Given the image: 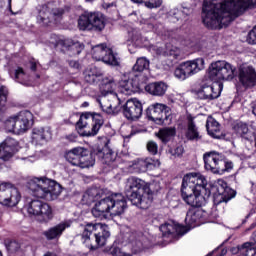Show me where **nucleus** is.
<instances>
[{
    "mask_svg": "<svg viewBox=\"0 0 256 256\" xmlns=\"http://www.w3.org/2000/svg\"><path fill=\"white\" fill-rule=\"evenodd\" d=\"M88 198L95 206L91 213L96 219H103L110 213L112 217H119L127 209V198L121 193H112L103 198L105 193L99 188H89L86 192Z\"/></svg>",
    "mask_w": 256,
    "mask_h": 256,
    "instance_id": "obj_2",
    "label": "nucleus"
},
{
    "mask_svg": "<svg viewBox=\"0 0 256 256\" xmlns=\"http://www.w3.org/2000/svg\"><path fill=\"white\" fill-rule=\"evenodd\" d=\"M119 90L123 95H133V93H140L143 91V75H135L128 80L120 82Z\"/></svg>",
    "mask_w": 256,
    "mask_h": 256,
    "instance_id": "obj_17",
    "label": "nucleus"
},
{
    "mask_svg": "<svg viewBox=\"0 0 256 256\" xmlns=\"http://www.w3.org/2000/svg\"><path fill=\"white\" fill-rule=\"evenodd\" d=\"M150 62L145 57H140L136 60V63L132 67V73L135 75H145L143 74L144 71H149Z\"/></svg>",
    "mask_w": 256,
    "mask_h": 256,
    "instance_id": "obj_32",
    "label": "nucleus"
},
{
    "mask_svg": "<svg viewBox=\"0 0 256 256\" xmlns=\"http://www.w3.org/2000/svg\"><path fill=\"white\" fill-rule=\"evenodd\" d=\"M45 202L41 201V200H32L30 203H29V206H28V213L30 215H38V213L41 211V207L43 206Z\"/></svg>",
    "mask_w": 256,
    "mask_h": 256,
    "instance_id": "obj_43",
    "label": "nucleus"
},
{
    "mask_svg": "<svg viewBox=\"0 0 256 256\" xmlns=\"http://www.w3.org/2000/svg\"><path fill=\"white\" fill-rule=\"evenodd\" d=\"M104 253H107L108 255L112 256H129L126 253H122L121 248H119L117 244H113L110 247L105 248Z\"/></svg>",
    "mask_w": 256,
    "mask_h": 256,
    "instance_id": "obj_48",
    "label": "nucleus"
},
{
    "mask_svg": "<svg viewBox=\"0 0 256 256\" xmlns=\"http://www.w3.org/2000/svg\"><path fill=\"white\" fill-rule=\"evenodd\" d=\"M231 253L233 255H237V253H239V255H241V245L240 246H237L236 248H232L231 249Z\"/></svg>",
    "mask_w": 256,
    "mask_h": 256,
    "instance_id": "obj_59",
    "label": "nucleus"
},
{
    "mask_svg": "<svg viewBox=\"0 0 256 256\" xmlns=\"http://www.w3.org/2000/svg\"><path fill=\"white\" fill-rule=\"evenodd\" d=\"M103 9H105L106 11H109V9H111V7H117V4L115 2L112 3H103L102 4Z\"/></svg>",
    "mask_w": 256,
    "mask_h": 256,
    "instance_id": "obj_56",
    "label": "nucleus"
},
{
    "mask_svg": "<svg viewBox=\"0 0 256 256\" xmlns=\"http://www.w3.org/2000/svg\"><path fill=\"white\" fill-rule=\"evenodd\" d=\"M163 237H175L176 235H185L187 227L182 224H164L160 226Z\"/></svg>",
    "mask_w": 256,
    "mask_h": 256,
    "instance_id": "obj_24",
    "label": "nucleus"
},
{
    "mask_svg": "<svg viewBox=\"0 0 256 256\" xmlns=\"http://www.w3.org/2000/svg\"><path fill=\"white\" fill-rule=\"evenodd\" d=\"M83 147H75L65 152L64 157L70 165L79 167L81 161V151Z\"/></svg>",
    "mask_w": 256,
    "mask_h": 256,
    "instance_id": "obj_30",
    "label": "nucleus"
},
{
    "mask_svg": "<svg viewBox=\"0 0 256 256\" xmlns=\"http://www.w3.org/2000/svg\"><path fill=\"white\" fill-rule=\"evenodd\" d=\"M101 153H103L101 149L89 150L82 147L78 167H80V169H89V167H93V165H95V157L101 155Z\"/></svg>",
    "mask_w": 256,
    "mask_h": 256,
    "instance_id": "obj_22",
    "label": "nucleus"
},
{
    "mask_svg": "<svg viewBox=\"0 0 256 256\" xmlns=\"http://www.w3.org/2000/svg\"><path fill=\"white\" fill-rule=\"evenodd\" d=\"M53 15L55 17H62V15H65V10L59 8V9H56L53 13Z\"/></svg>",
    "mask_w": 256,
    "mask_h": 256,
    "instance_id": "obj_57",
    "label": "nucleus"
},
{
    "mask_svg": "<svg viewBox=\"0 0 256 256\" xmlns=\"http://www.w3.org/2000/svg\"><path fill=\"white\" fill-rule=\"evenodd\" d=\"M102 95H111L115 91V80L113 78H104L100 85Z\"/></svg>",
    "mask_w": 256,
    "mask_h": 256,
    "instance_id": "obj_35",
    "label": "nucleus"
},
{
    "mask_svg": "<svg viewBox=\"0 0 256 256\" xmlns=\"http://www.w3.org/2000/svg\"><path fill=\"white\" fill-rule=\"evenodd\" d=\"M133 167L138 170V173H147L155 167V160L152 158H138L134 161Z\"/></svg>",
    "mask_w": 256,
    "mask_h": 256,
    "instance_id": "obj_29",
    "label": "nucleus"
},
{
    "mask_svg": "<svg viewBox=\"0 0 256 256\" xmlns=\"http://www.w3.org/2000/svg\"><path fill=\"white\" fill-rule=\"evenodd\" d=\"M30 69H31V71H33V72L37 71V62H35V61H30Z\"/></svg>",
    "mask_w": 256,
    "mask_h": 256,
    "instance_id": "obj_61",
    "label": "nucleus"
},
{
    "mask_svg": "<svg viewBox=\"0 0 256 256\" xmlns=\"http://www.w3.org/2000/svg\"><path fill=\"white\" fill-rule=\"evenodd\" d=\"M204 167L214 175L221 173V163L223 156L219 152L212 150L203 154Z\"/></svg>",
    "mask_w": 256,
    "mask_h": 256,
    "instance_id": "obj_16",
    "label": "nucleus"
},
{
    "mask_svg": "<svg viewBox=\"0 0 256 256\" xmlns=\"http://www.w3.org/2000/svg\"><path fill=\"white\" fill-rule=\"evenodd\" d=\"M13 157H15V152L9 150V148H6L3 144H0V161L7 163V161L13 159Z\"/></svg>",
    "mask_w": 256,
    "mask_h": 256,
    "instance_id": "obj_42",
    "label": "nucleus"
},
{
    "mask_svg": "<svg viewBox=\"0 0 256 256\" xmlns=\"http://www.w3.org/2000/svg\"><path fill=\"white\" fill-rule=\"evenodd\" d=\"M5 127L8 131L17 133V116H12L5 121Z\"/></svg>",
    "mask_w": 256,
    "mask_h": 256,
    "instance_id": "obj_49",
    "label": "nucleus"
},
{
    "mask_svg": "<svg viewBox=\"0 0 256 256\" xmlns=\"http://www.w3.org/2000/svg\"><path fill=\"white\" fill-rule=\"evenodd\" d=\"M4 147L12 151V153H17V147H19V142L15 138L7 137L2 143Z\"/></svg>",
    "mask_w": 256,
    "mask_h": 256,
    "instance_id": "obj_46",
    "label": "nucleus"
},
{
    "mask_svg": "<svg viewBox=\"0 0 256 256\" xmlns=\"http://www.w3.org/2000/svg\"><path fill=\"white\" fill-rule=\"evenodd\" d=\"M203 69H205V59L196 58L180 63L175 69L174 75L177 79L185 81V79L193 77V75H196L199 71H203Z\"/></svg>",
    "mask_w": 256,
    "mask_h": 256,
    "instance_id": "obj_10",
    "label": "nucleus"
},
{
    "mask_svg": "<svg viewBox=\"0 0 256 256\" xmlns=\"http://www.w3.org/2000/svg\"><path fill=\"white\" fill-rule=\"evenodd\" d=\"M92 57L95 61H102L111 67H119L117 53L113 52V49L107 47V45L100 44L94 46L92 48Z\"/></svg>",
    "mask_w": 256,
    "mask_h": 256,
    "instance_id": "obj_12",
    "label": "nucleus"
},
{
    "mask_svg": "<svg viewBox=\"0 0 256 256\" xmlns=\"http://www.w3.org/2000/svg\"><path fill=\"white\" fill-rule=\"evenodd\" d=\"M33 113L29 110L20 111L16 115L17 121V133H25V131H29L31 127H33L34 123Z\"/></svg>",
    "mask_w": 256,
    "mask_h": 256,
    "instance_id": "obj_21",
    "label": "nucleus"
},
{
    "mask_svg": "<svg viewBox=\"0 0 256 256\" xmlns=\"http://www.w3.org/2000/svg\"><path fill=\"white\" fill-rule=\"evenodd\" d=\"M68 65L72 69H79V67H80L79 61H77V60H70V61H68Z\"/></svg>",
    "mask_w": 256,
    "mask_h": 256,
    "instance_id": "obj_55",
    "label": "nucleus"
},
{
    "mask_svg": "<svg viewBox=\"0 0 256 256\" xmlns=\"http://www.w3.org/2000/svg\"><path fill=\"white\" fill-rule=\"evenodd\" d=\"M256 255L255 245L253 242H245L241 245V256H254Z\"/></svg>",
    "mask_w": 256,
    "mask_h": 256,
    "instance_id": "obj_44",
    "label": "nucleus"
},
{
    "mask_svg": "<svg viewBox=\"0 0 256 256\" xmlns=\"http://www.w3.org/2000/svg\"><path fill=\"white\" fill-rule=\"evenodd\" d=\"M153 245L151 244V241L147 238H143L142 240H136L132 244V251L133 253H143V251H149V249H152Z\"/></svg>",
    "mask_w": 256,
    "mask_h": 256,
    "instance_id": "obj_34",
    "label": "nucleus"
},
{
    "mask_svg": "<svg viewBox=\"0 0 256 256\" xmlns=\"http://www.w3.org/2000/svg\"><path fill=\"white\" fill-rule=\"evenodd\" d=\"M69 227V224L67 222H61L56 226H53L49 228L48 230L43 232L44 237L47 239V241H53L55 239H60L61 235H63V232L65 229Z\"/></svg>",
    "mask_w": 256,
    "mask_h": 256,
    "instance_id": "obj_26",
    "label": "nucleus"
},
{
    "mask_svg": "<svg viewBox=\"0 0 256 256\" xmlns=\"http://www.w3.org/2000/svg\"><path fill=\"white\" fill-rule=\"evenodd\" d=\"M105 14L101 12H84L78 20L79 31H98L101 32L105 29L106 23Z\"/></svg>",
    "mask_w": 256,
    "mask_h": 256,
    "instance_id": "obj_8",
    "label": "nucleus"
},
{
    "mask_svg": "<svg viewBox=\"0 0 256 256\" xmlns=\"http://www.w3.org/2000/svg\"><path fill=\"white\" fill-rule=\"evenodd\" d=\"M53 217H55V214H53V208L44 202L37 215V221H39V223H49V221H53Z\"/></svg>",
    "mask_w": 256,
    "mask_h": 256,
    "instance_id": "obj_31",
    "label": "nucleus"
},
{
    "mask_svg": "<svg viewBox=\"0 0 256 256\" xmlns=\"http://www.w3.org/2000/svg\"><path fill=\"white\" fill-rule=\"evenodd\" d=\"M22 77H25V70L23 69V67H18L15 70V79L16 81H21Z\"/></svg>",
    "mask_w": 256,
    "mask_h": 256,
    "instance_id": "obj_54",
    "label": "nucleus"
},
{
    "mask_svg": "<svg viewBox=\"0 0 256 256\" xmlns=\"http://www.w3.org/2000/svg\"><path fill=\"white\" fill-rule=\"evenodd\" d=\"M97 77H101V73L97 72V68H90L84 72V80L90 85L97 81Z\"/></svg>",
    "mask_w": 256,
    "mask_h": 256,
    "instance_id": "obj_40",
    "label": "nucleus"
},
{
    "mask_svg": "<svg viewBox=\"0 0 256 256\" xmlns=\"http://www.w3.org/2000/svg\"><path fill=\"white\" fill-rule=\"evenodd\" d=\"M223 69H225V62H212L207 70L208 79H210V81H214V83H221V81H225V76L222 73Z\"/></svg>",
    "mask_w": 256,
    "mask_h": 256,
    "instance_id": "obj_23",
    "label": "nucleus"
},
{
    "mask_svg": "<svg viewBox=\"0 0 256 256\" xmlns=\"http://www.w3.org/2000/svg\"><path fill=\"white\" fill-rule=\"evenodd\" d=\"M185 137L188 141H199L201 139L199 128L197 127V124H195V117L191 114L187 115V129Z\"/></svg>",
    "mask_w": 256,
    "mask_h": 256,
    "instance_id": "obj_25",
    "label": "nucleus"
},
{
    "mask_svg": "<svg viewBox=\"0 0 256 256\" xmlns=\"http://www.w3.org/2000/svg\"><path fill=\"white\" fill-rule=\"evenodd\" d=\"M246 41L249 45H256V25L249 31Z\"/></svg>",
    "mask_w": 256,
    "mask_h": 256,
    "instance_id": "obj_52",
    "label": "nucleus"
},
{
    "mask_svg": "<svg viewBox=\"0 0 256 256\" xmlns=\"http://www.w3.org/2000/svg\"><path fill=\"white\" fill-rule=\"evenodd\" d=\"M228 1H230L232 7L229 9L225 4V13H229L234 19L241 17L248 9H256V0H226V3Z\"/></svg>",
    "mask_w": 256,
    "mask_h": 256,
    "instance_id": "obj_13",
    "label": "nucleus"
},
{
    "mask_svg": "<svg viewBox=\"0 0 256 256\" xmlns=\"http://www.w3.org/2000/svg\"><path fill=\"white\" fill-rule=\"evenodd\" d=\"M4 245L6 247L8 256H24L25 255L23 248H21V242H19L18 240L8 238L4 240Z\"/></svg>",
    "mask_w": 256,
    "mask_h": 256,
    "instance_id": "obj_28",
    "label": "nucleus"
},
{
    "mask_svg": "<svg viewBox=\"0 0 256 256\" xmlns=\"http://www.w3.org/2000/svg\"><path fill=\"white\" fill-rule=\"evenodd\" d=\"M28 189L33 197L45 199V201H55L63 191L61 184L47 177L34 178L28 183Z\"/></svg>",
    "mask_w": 256,
    "mask_h": 256,
    "instance_id": "obj_6",
    "label": "nucleus"
},
{
    "mask_svg": "<svg viewBox=\"0 0 256 256\" xmlns=\"http://www.w3.org/2000/svg\"><path fill=\"white\" fill-rule=\"evenodd\" d=\"M9 98V89L6 86H0V113L7 111V99Z\"/></svg>",
    "mask_w": 256,
    "mask_h": 256,
    "instance_id": "obj_39",
    "label": "nucleus"
},
{
    "mask_svg": "<svg viewBox=\"0 0 256 256\" xmlns=\"http://www.w3.org/2000/svg\"><path fill=\"white\" fill-rule=\"evenodd\" d=\"M123 115L128 121H137L143 115V104L137 98L128 100L123 106Z\"/></svg>",
    "mask_w": 256,
    "mask_h": 256,
    "instance_id": "obj_18",
    "label": "nucleus"
},
{
    "mask_svg": "<svg viewBox=\"0 0 256 256\" xmlns=\"http://www.w3.org/2000/svg\"><path fill=\"white\" fill-rule=\"evenodd\" d=\"M238 80L244 89H253L256 86V70L251 65H240L238 68Z\"/></svg>",
    "mask_w": 256,
    "mask_h": 256,
    "instance_id": "obj_15",
    "label": "nucleus"
},
{
    "mask_svg": "<svg viewBox=\"0 0 256 256\" xmlns=\"http://www.w3.org/2000/svg\"><path fill=\"white\" fill-rule=\"evenodd\" d=\"M206 131L213 139H223L225 137V134L221 132V124L212 117L206 121Z\"/></svg>",
    "mask_w": 256,
    "mask_h": 256,
    "instance_id": "obj_27",
    "label": "nucleus"
},
{
    "mask_svg": "<svg viewBox=\"0 0 256 256\" xmlns=\"http://www.w3.org/2000/svg\"><path fill=\"white\" fill-rule=\"evenodd\" d=\"M105 125V119L101 113L83 112L76 122L75 129L77 133H71L64 137L68 143H77L80 137H96Z\"/></svg>",
    "mask_w": 256,
    "mask_h": 256,
    "instance_id": "obj_4",
    "label": "nucleus"
},
{
    "mask_svg": "<svg viewBox=\"0 0 256 256\" xmlns=\"http://www.w3.org/2000/svg\"><path fill=\"white\" fill-rule=\"evenodd\" d=\"M181 197L190 207H203L205 199L213 195L216 207L225 203V180L219 179L217 184L207 182V178L199 172L184 175L180 189Z\"/></svg>",
    "mask_w": 256,
    "mask_h": 256,
    "instance_id": "obj_1",
    "label": "nucleus"
},
{
    "mask_svg": "<svg viewBox=\"0 0 256 256\" xmlns=\"http://www.w3.org/2000/svg\"><path fill=\"white\" fill-rule=\"evenodd\" d=\"M223 91V82H213L212 85L203 84L196 90V96L203 101H213L219 98Z\"/></svg>",
    "mask_w": 256,
    "mask_h": 256,
    "instance_id": "obj_14",
    "label": "nucleus"
},
{
    "mask_svg": "<svg viewBox=\"0 0 256 256\" xmlns=\"http://www.w3.org/2000/svg\"><path fill=\"white\" fill-rule=\"evenodd\" d=\"M225 69H226V71H231L232 73H235V68H233L232 66H231V64L230 63H228V62H225Z\"/></svg>",
    "mask_w": 256,
    "mask_h": 256,
    "instance_id": "obj_60",
    "label": "nucleus"
},
{
    "mask_svg": "<svg viewBox=\"0 0 256 256\" xmlns=\"http://www.w3.org/2000/svg\"><path fill=\"white\" fill-rule=\"evenodd\" d=\"M133 3H144L148 9H157L163 5V0H131Z\"/></svg>",
    "mask_w": 256,
    "mask_h": 256,
    "instance_id": "obj_45",
    "label": "nucleus"
},
{
    "mask_svg": "<svg viewBox=\"0 0 256 256\" xmlns=\"http://www.w3.org/2000/svg\"><path fill=\"white\" fill-rule=\"evenodd\" d=\"M102 111L107 113V115H111V113H113V108L111 106L107 107V109L102 107Z\"/></svg>",
    "mask_w": 256,
    "mask_h": 256,
    "instance_id": "obj_62",
    "label": "nucleus"
},
{
    "mask_svg": "<svg viewBox=\"0 0 256 256\" xmlns=\"http://www.w3.org/2000/svg\"><path fill=\"white\" fill-rule=\"evenodd\" d=\"M164 53H165L166 57H171L172 61H175V59H179V50L178 49L166 50Z\"/></svg>",
    "mask_w": 256,
    "mask_h": 256,
    "instance_id": "obj_53",
    "label": "nucleus"
},
{
    "mask_svg": "<svg viewBox=\"0 0 256 256\" xmlns=\"http://www.w3.org/2000/svg\"><path fill=\"white\" fill-rule=\"evenodd\" d=\"M233 169V162L231 161H226L225 162V171L229 173Z\"/></svg>",
    "mask_w": 256,
    "mask_h": 256,
    "instance_id": "obj_58",
    "label": "nucleus"
},
{
    "mask_svg": "<svg viewBox=\"0 0 256 256\" xmlns=\"http://www.w3.org/2000/svg\"><path fill=\"white\" fill-rule=\"evenodd\" d=\"M50 13H51V10L49 8V5L42 4L38 6V16H37L38 23H44V25H47V23H49Z\"/></svg>",
    "mask_w": 256,
    "mask_h": 256,
    "instance_id": "obj_36",
    "label": "nucleus"
},
{
    "mask_svg": "<svg viewBox=\"0 0 256 256\" xmlns=\"http://www.w3.org/2000/svg\"><path fill=\"white\" fill-rule=\"evenodd\" d=\"M252 241H253L252 244H254L256 247V231L253 232V234H252Z\"/></svg>",
    "mask_w": 256,
    "mask_h": 256,
    "instance_id": "obj_64",
    "label": "nucleus"
},
{
    "mask_svg": "<svg viewBox=\"0 0 256 256\" xmlns=\"http://www.w3.org/2000/svg\"><path fill=\"white\" fill-rule=\"evenodd\" d=\"M177 135V129L175 127H166L158 131L157 137L162 141L164 145H167L171 141V137Z\"/></svg>",
    "mask_w": 256,
    "mask_h": 256,
    "instance_id": "obj_33",
    "label": "nucleus"
},
{
    "mask_svg": "<svg viewBox=\"0 0 256 256\" xmlns=\"http://www.w3.org/2000/svg\"><path fill=\"white\" fill-rule=\"evenodd\" d=\"M149 77L147 75L142 76L143 90L149 95H154L155 97H163L167 92V84L165 82H152L147 84Z\"/></svg>",
    "mask_w": 256,
    "mask_h": 256,
    "instance_id": "obj_19",
    "label": "nucleus"
},
{
    "mask_svg": "<svg viewBox=\"0 0 256 256\" xmlns=\"http://www.w3.org/2000/svg\"><path fill=\"white\" fill-rule=\"evenodd\" d=\"M21 192L11 182L0 183V205L2 207L13 208L19 205Z\"/></svg>",
    "mask_w": 256,
    "mask_h": 256,
    "instance_id": "obj_11",
    "label": "nucleus"
},
{
    "mask_svg": "<svg viewBox=\"0 0 256 256\" xmlns=\"http://www.w3.org/2000/svg\"><path fill=\"white\" fill-rule=\"evenodd\" d=\"M32 139L38 142L47 141V139H51V132L45 130V128H34L32 130Z\"/></svg>",
    "mask_w": 256,
    "mask_h": 256,
    "instance_id": "obj_38",
    "label": "nucleus"
},
{
    "mask_svg": "<svg viewBox=\"0 0 256 256\" xmlns=\"http://www.w3.org/2000/svg\"><path fill=\"white\" fill-rule=\"evenodd\" d=\"M168 153H170V155L172 157H174V159H181V157H183V153H185V148L183 147V145H177L176 147H170L168 149Z\"/></svg>",
    "mask_w": 256,
    "mask_h": 256,
    "instance_id": "obj_47",
    "label": "nucleus"
},
{
    "mask_svg": "<svg viewBox=\"0 0 256 256\" xmlns=\"http://www.w3.org/2000/svg\"><path fill=\"white\" fill-rule=\"evenodd\" d=\"M253 210H251L245 217V219L242 221V224L245 225V223H247V219H249V217H251V215H253Z\"/></svg>",
    "mask_w": 256,
    "mask_h": 256,
    "instance_id": "obj_63",
    "label": "nucleus"
},
{
    "mask_svg": "<svg viewBox=\"0 0 256 256\" xmlns=\"http://www.w3.org/2000/svg\"><path fill=\"white\" fill-rule=\"evenodd\" d=\"M225 185V203H229L231 199H235V197H237V191L227 186V183H225Z\"/></svg>",
    "mask_w": 256,
    "mask_h": 256,
    "instance_id": "obj_50",
    "label": "nucleus"
},
{
    "mask_svg": "<svg viewBox=\"0 0 256 256\" xmlns=\"http://www.w3.org/2000/svg\"><path fill=\"white\" fill-rule=\"evenodd\" d=\"M159 189L161 187L158 184H151L137 176H130L126 180L125 199L138 209H149Z\"/></svg>",
    "mask_w": 256,
    "mask_h": 256,
    "instance_id": "obj_3",
    "label": "nucleus"
},
{
    "mask_svg": "<svg viewBox=\"0 0 256 256\" xmlns=\"http://www.w3.org/2000/svg\"><path fill=\"white\" fill-rule=\"evenodd\" d=\"M207 219V212L203 211L201 207H192L189 209L185 221L191 227H197L199 225H203Z\"/></svg>",
    "mask_w": 256,
    "mask_h": 256,
    "instance_id": "obj_20",
    "label": "nucleus"
},
{
    "mask_svg": "<svg viewBox=\"0 0 256 256\" xmlns=\"http://www.w3.org/2000/svg\"><path fill=\"white\" fill-rule=\"evenodd\" d=\"M202 23L207 29H223L225 19V0H204L202 4Z\"/></svg>",
    "mask_w": 256,
    "mask_h": 256,
    "instance_id": "obj_5",
    "label": "nucleus"
},
{
    "mask_svg": "<svg viewBox=\"0 0 256 256\" xmlns=\"http://www.w3.org/2000/svg\"><path fill=\"white\" fill-rule=\"evenodd\" d=\"M232 130L234 133H236L239 137H242V139H249L247 137V133H249V126L247 123L243 122H234L232 124Z\"/></svg>",
    "mask_w": 256,
    "mask_h": 256,
    "instance_id": "obj_37",
    "label": "nucleus"
},
{
    "mask_svg": "<svg viewBox=\"0 0 256 256\" xmlns=\"http://www.w3.org/2000/svg\"><path fill=\"white\" fill-rule=\"evenodd\" d=\"M146 117L156 125L167 126L173 123L171 107L161 103H154L148 106L146 109Z\"/></svg>",
    "mask_w": 256,
    "mask_h": 256,
    "instance_id": "obj_9",
    "label": "nucleus"
},
{
    "mask_svg": "<svg viewBox=\"0 0 256 256\" xmlns=\"http://www.w3.org/2000/svg\"><path fill=\"white\" fill-rule=\"evenodd\" d=\"M109 237H111L109 225L103 223H87L82 232V239L86 243L90 241V251H97V249L105 247Z\"/></svg>",
    "mask_w": 256,
    "mask_h": 256,
    "instance_id": "obj_7",
    "label": "nucleus"
},
{
    "mask_svg": "<svg viewBox=\"0 0 256 256\" xmlns=\"http://www.w3.org/2000/svg\"><path fill=\"white\" fill-rule=\"evenodd\" d=\"M59 46L62 47V49H66L67 51L77 49L76 50L77 55H79V53H81V49H83V46H81V44H75V43L71 42L70 40H60Z\"/></svg>",
    "mask_w": 256,
    "mask_h": 256,
    "instance_id": "obj_41",
    "label": "nucleus"
},
{
    "mask_svg": "<svg viewBox=\"0 0 256 256\" xmlns=\"http://www.w3.org/2000/svg\"><path fill=\"white\" fill-rule=\"evenodd\" d=\"M146 149L150 155H157L159 153V145L153 140L147 142Z\"/></svg>",
    "mask_w": 256,
    "mask_h": 256,
    "instance_id": "obj_51",
    "label": "nucleus"
}]
</instances>
